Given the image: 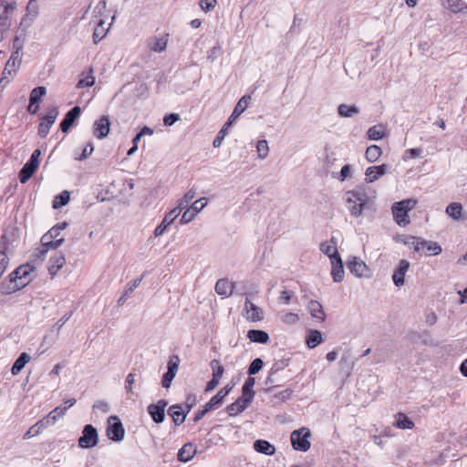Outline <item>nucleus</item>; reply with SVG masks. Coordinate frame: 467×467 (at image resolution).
Returning a JSON list of instances; mask_svg holds the SVG:
<instances>
[{
	"mask_svg": "<svg viewBox=\"0 0 467 467\" xmlns=\"http://www.w3.org/2000/svg\"><path fill=\"white\" fill-rule=\"evenodd\" d=\"M347 265L350 273L358 278H370L372 275L370 268L358 257H353Z\"/></svg>",
	"mask_w": 467,
	"mask_h": 467,
	"instance_id": "7",
	"label": "nucleus"
},
{
	"mask_svg": "<svg viewBox=\"0 0 467 467\" xmlns=\"http://www.w3.org/2000/svg\"><path fill=\"white\" fill-rule=\"evenodd\" d=\"M311 433L307 428H301L299 430H296L291 433V443L295 450L306 451L310 448V441L308 438Z\"/></svg>",
	"mask_w": 467,
	"mask_h": 467,
	"instance_id": "4",
	"label": "nucleus"
},
{
	"mask_svg": "<svg viewBox=\"0 0 467 467\" xmlns=\"http://www.w3.org/2000/svg\"><path fill=\"white\" fill-rule=\"evenodd\" d=\"M11 16L12 14H7L3 10V13L0 15V30L5 31L11 26Z\"/></svg>",
	"mask_w": 467,
	"mask_h": 467,
	"instance_id": "54",
	"label": "nucleus"
},
{
	"mask_svg": "<svg viewBox=\"0 0 467 467\" xmlns=\"http://www.w3.org/2000/svg\"><path fill=\"white\" fill-rule=\"evenodd\" d=\"M93 411L95 413L106 414L109 411V405L104 400H99L93 405Z\"/></svg>",
	"mask_w": 467,
	"mask_h": 467,
	"instance_id": "57",
	"label": "nucleus"
},
{
	"mask_svg": "<svg viewBox=\"0 0 467 467\" xmlns=\"http://www.w3.org/2000/svg\"><path fill=\"white\" fill-rule=\"evenodd\" d=\"M355 360H352L348 355H343L339 361L340 370L345 372L347 376H350L355 367Z\"/></svg>",
	"mask_w": 467,
	"mask_h": 467,
	"instance_id": "36",
	"label": "nucleus"
},
{
	"mask_svg": "<svg viewBox=\"0 0 467 467\" xmlns=\"http://www.w3.org/2000/svg\"><path fill=\"white\" fill-rule=\"evenodd\" d=\"M230 126H226V123L223 126V128L221 129V130L218 132L216 138L213 140V146L214 148H218L221 146V144L223 143L226 134H227V130L229 129Z\"/></svg>",
	"mask_w": 467,
	"mask_h": 467,
	"instance_id": "55",
	"label": "nucleus"
},
{
	"mask_svg": "<svg viewBox=\"0 0 467 467\" xmlns=\"http://www.w3.org/2000/svg\"><path fill=\"white\" fill-rule=\"evenodd\" d=\"M68 202L69 192L67 191H64L54 198L52 206L54 209H59L65 206Z\"/></svg>",
	"mask_w": 467,
	"mask_h": 467,
	"instance_id": "48",
	"label": "nucleus"
},
{
	"mask_svg": "<svg viewBox=\"0 0 467 467\" xmlns=\"http://www.w3.org/2000/svg\"><path fill=\"white\" fill-rule=\"evenodd\" d=\"M66 263L65 255L62 252H57L48 262V272L54 276L64 266Z\"/></svg>",
	"mask_w": 467,
	"mask_h": 467,
	"instance_id": "23",
	"label": "nucleus"
},
{
	"mask_svg": "<svg viewBox=\"0 0 467 467\" xmlns=\"http://www.w3.org/2000/svg\"><path fill=\"white\" fill-rule=\"evenodd\" d=\"M248 406L244 404L240 399L226 407L228 414L232 417L237 416L243 412Z\"/></svg>",
	"mask_w": 467,
	"mask_h": 467,
	"instance_id": "40",
	"label": "nucleus"
},
{
	"mask_svg": "<svg viewBox=\"0 0 467 467\" xmlns=\"http://www.w3.org/2000/svg\"><path fill=\"white\" fill-rule=\"evenodd\" d=\"M388 171V165L381 164L378 166H370L365 171L366 181L368 183L374 182L379 177L385 175Z\"/></svg>",
	"mask_w": 467,
	"mask_h": 467,
	"instance_id": "22",
	"label": "nucleus"
},
{
	"mask_svg": "<svg viewBox=\"0 0 467 467\" xmlns=\"http://www.w3.org/2000/svg\"><path fill=\"white\" fill-rule=\"evenodd\" d=\"M462 206L460 202H451L446 207V213L453 220L462 218Z\"/></svg>",
	"mask_w": 467,
	"mask_h": 467,
	"instance_id": "45",
	"label": "nucleus"
},
{
	"mask_svg": "<svg viewBox=\"0 0 467 467\" xmlns=\"http://www.w3.org/2000/svg\"><path fill=\"white\" fill-rule=\"evenodd\" d=\"M169 414L172 418L175 425L182 424L185 420V414L183 413L182 407L179 405L170 407Z\"/></svg>",
	"mask_w": 467,
	"mask_h": 467,
	"instance_id": "38",
	"label": "nucleus"
},
{
	"mask_svg": "<svg viewBox=\"0 0 467 467\" xmlns=\"http://www.w3.org/2000/svg\"><path fill=\"white\" fill-rule=\"evenodd\" d=\"M250 99L251 97L249 96H244L239 99L231 116L229 117L228 121L226 122V126H231L235 121V119L247 109L248 101Z\"/></svg>",
	"mask_w": 467,
	"mask_h": 467,
	"instance_id": "26",
	"label": "nucleus"
},
{
	"mask_svg": "<svg viewBox=\"0 0 467 467\" xmlns=\"http://www.w3.org/2000/svg\"><path fill=\"white\" fill-rule=\"evenodd\" d=\"M337 113L342 118H352L359 113V109L355 105L340 104Z\"/></svg>",
	"mask_w": 467,
	"mask_h": 467,
	"instance_id": "32",
	"label": "nucleus"
},
{
	"mask_svg": "<svg viewBox=\"0 0 467 467\" xmlns=\"http://www.w3.org/2000/svg\"><path fill=\"white\" fill-rule=\"evenodd\" d=\"M197 453L196 446L192 442L185 443L178 451V461L182 462H190Z\"/></svg>",
	"mask_w": 467,
	"mask_h": 467,
	"instance_id": "24",
	"label": "nucleus"
},
{
	"mask_svg": "<svg viewBox=\"0 0 467 467\" xmlns=\"http://www.w3.org/2000/svg\"><path fill=\"white\" fill-rule=\"evenodd\" d=\"M264 312L261 307L246 299L244 306V317L251 322H257L263 319Z\"/></svg>",
	"mask_w": 467,
	"mask_h": 467,
	"instance_id": "13",
	"label": "nucleus"
},
{
	"mask_svg": "<svg viewBox=\"0 0 467 467\" xmlns=\"http://www.w3.org/2000/svg\"><path fill=\"white\" fill-rule=\"evenodd\" d=\"M107 435L114 441H120L124 438L125 431L117 416H110L108 420Z\"/></svg>",
	"mask_w": 467,
	"mask_h": 467,
	"instance_id": "9",
	"label": "nucleus"
},
{
	"mask_svg": "<svg viewBox=\"0 0 467 467\" xmlns=\"http://www.w3.org/2000/svg\"><path fill=\"white\" fill-rule=\"evenodd\" d=\"M168 405L164 400H159L156 404L148 407V412L156 423H161L165 419V408Z\"/></svg>",
	"mask_w": 467,
	"mask_h": 467,
	"instance_id": "14",
	"label": "nucleus"
},
{
	"mask_svg": "<svg viewBox=\"0 0 467 467\" xmlns=\"http://www.w3.org/2000/svg\"><path fill=\"white\" fill-rule=\"evenodd\" d=\"M236 283L227 278L219 279L215 284V292L222 296L229 297L233 295Z\"/></svg>",
	"mask_w": 467,
	"mask_h": 467,
	"instance_id": "17",
	"label": "nucleus"
},
{
	"mask_svg": "<svg viewBox=\"0 0 467 467\" xmlns=\"http://www.w3.org/2000/svg\"><path fill=\"white\" fill-rule=\"evenodd\" d=\"M247 337L255 343L265 344L269 340V336L263 330L251 329L247 332Z\"/></svg>",
	"mask_w": 467,
	"mask_h": 467,
	"instance_id": "31",
	"label": "nucleus"
},
{
	"mask_svg": "<svg viewBox=\"0 0 467 467\" xmlns=\"http://www.w3.org/2000/svg\"><path fill=\"white\" fill-rule=\"evenodd\" d=\"M57 116V108L53 107L47 111V115L42 118L41 122L38 126V135L41 138H46L47 136L49 130L55 123Z\"/></svg>",
	"mask_w": 467,
	"mask_h": 467,
	"instance_id": "12",
	"label": "nucleus"
},
{
	"mask_svg": "<svg viewBox=\"0 0 467 467\" xmlns=\"http://www.w3.org/2000/svg\"><path fill=\"white\" fill-rule=\"evenodd\" d=\"M280 319L284 324L295 325V324L298 323L299 317L296 313L289 312V313H285V314L282 315Z\"/></svg>",
	"mask_w": 467,
	"mask_h": 467,
	"instance_id": "53",
	"label": "nucleus"
},
{
	"mask_svg": "<svg viewBox=\"0 0 467 467\" xmlns=\"http://www.w3.org/2000/svg\"><path fill=\"white\" fill-rule=\"evenodd\" d=\"M9 264V258L5 251H0V278L6 271Z\"/></svg>",
	"mask_w": 467,
	"mask_h": 467,
	"instance_id": "60",
	"label": "nucleus"
},
{
	"mask_svg": "<svg viewBox=\"0 0 467 467\" xmlns=\"http://www.w3.org/2000/svg\"><path fill=\"white\" fill-rule=\"evenodd\" d=\"M330 263H331V266H332L331 275H332L334 282H336V283L341 282L345 275L341 257L337 258V259L336 258Z\"/></svg>",
	"mask_w": 467,
	"mask_h": 467,
	"instance_id": "28",
	"label": "nucleus"
},
{
	"mask_svg": "<svg viewBox=\"0 0 467 467\" xmlns=\"http://www.w3.org/2000/svg\"><path fill=\"white\" fill-rule=\"evenodd\" d=\"M64 243V238L54 240L52 235L45 234L41 238V244L44 249L40 250V256L44 257L49 249H57Z\"/></svg>",
	"mask_w": 467,
	"mask_h": 467,
	"instance_id": "19",
	"label": "nucleus"
},
{
	"mask_svg": "<svg viewBox=\"0 0 467 467\" xmlns=\"http://www.w3.org/2000/svg\"><path fill=\"white\" fill-rule=\"evenodd\" d=\"M410 265L407 260L402 259L400 261L398 268L394 271V273L392 275L393 283L397 286H401L404 285V283H405L404 277H405L406 273L410 269Z\"/></svg>",
	"mask_w": 467,
	"mask_h": 467,
	"instance_id": "20",
	"label": "nucleus"
},
{
	"mask_svg": "<svg viewBox=\"0 0 467 467\" xmlns=\"http://www.w3.org/2000/svg\"><path fill=\"white\" fill-rule=\"evenodd\" d=\"M394 425L401 430H412L414 428V422L402 412L395 415Z\"/></svg>",
	"mask_w": 467,
	"mask_h": 467,
	"instance_id": "29",
	"label": "nucleus"
},
{
	"mask_svg": "<svg viewBox=\"0 0 467 467\" xmlns=\"http://www.w3.org/2000/svg\"><path fill=\"white\" fill-rule=\"evenodd\" d=\"M104 26L105 21L102 18H99L93 33V41L95 44L99 43L107 35L109 29L106 28Z\"/></svg>",
	"mask_w": 467,
	"mask_h": 467,
	"instance_id": "39",
	"label": "nucleus"
},
{
	"mask_svg": "<svg viewBox=\"0 0 467 467\" xmlns=\"http://www.w3.org/2000/svg\"><path fill=\"white\" fill-rule=\"evenodd\" d=\"M254 397V390H248L242 389V396L239 398L243 402H244L245 405L249 406L251 402L253 401Z\"/></svg>",
	"mask_w": 467,
	"mask_h": 467,
	"instance_id": "63",
	"label": "nucleus"
},
{
	"mask_svg": "<svg viewBox=\"0 0 467 467\" xmlns=\"http://www.w3.org/2000/svg\"><path fill=\"white\" fill-rule=\"evenodd\" d=\"M224 398V395H223L219 390L217 394L214 395L205 405L211 410H215L223 404Z\"/></svg>",
	"mask_w": 467,
	"mask_h": 467,
	"instance_id": "51",
	"label": "nucleus"
},
{
	"mask_svg": "<svg viewBox=\"0 0 467 467\" xmlns=\"http://www.w3.org/2000/svg\"><path fill=\"white\" fill-rule=\"evenodd\" d=\"M367 189L358 186L354 190L348 191L345 194V202L350 214L354 217L362 215L364 209L370 202L371 199Z\"/></svg>",
	"mask_w": 467,
	"mask_h": 467,
	"instance_id": "1",
	"label": "nucleus"
},
{
	"mask_svg": "<svg viewBox=\"0 0 467 467\" xmlns=\"http://www.w3.org/2000/svg\"><path fill=\"white\" fill-rule=\"evenodd\" d=\"M35 267L29 264L20 265L11 273L10 281L14 283V290H19L27 285L32 280Z\"/></svg>",
	"mask_w": 467,
	"mask_h": 467,
	"instance_id": "3",
	"label": "nucleus"
},
{
	"mask_svg": "<svg viewBox=\"0 0 467 467\" xmlns=\"http://www.w3.org/2000/svg\"><path fill=\"white\" fill-rule=\"evenodd\" d=\"M196 195V192L194 190H189L182 198L178 200L177 206L174 209H177L180 211V213L182 211L186 208L189 203L194 199Z\"/></svg>",
	"mask_w": 467,
	"mask_h": 467,
	"instance_id": "44",
	"label": "nucleus"
},
{
	"mask_svg": "<svg viewBox=\"0 0 467 467\" xmlns=\"http://www.w3.org/2000/svg\"><path fill=\"white\" fill-rule=\"evenodd\" d=\"M405 245L410 248L414 249L416 252L421 251L422 248V239L415 236H404L400 240Z\"/></svg>",
	"mask_w": 467,
	"mask_h": 467,
	"instance_id": "42",
	"label": "nucleus"
},
{
	"mask_svg": "<svg viewBox=\"0 0 467 467\" xmlns=\"http://www.w3.org/2000/svg\"><path fill=\"white\" fill-rule=\"evenodd\" d=\"M320 250L324 254L329 257L330 262L336 258H340L337 247V242L334 239L322 243L320 244Z\"/></svg>",
	"mask_w": 467,
	"mask_h": 467,
	"instance_id": "27",
	"label": "nucleus"
},
{
	"mask_svg": "<svg viewBox=\"0 0 467 467\" xmlns=\"http://www.w3.org/2000/svg\"><path fill=\"white\" fill-rule=\"evenodd\" d=\"M67 223L65 222L58 223V224L53 226L48 231V234H50V235H52L54 240L59 239L58 236L60 235L61 231L65 230L67 228Z\"/></svg>",
	"mask_w": 467,
	"mask_h": 467,
	"instance_id": "59",
	"label": "nucleus"
},
{
	"mask_svg": "<svg viewBox=\"0 0 467 467\" xmlns=\"http://www.w3.org/2000/svg\"><path fill=\"white\" fill-rule=\"evenodd\" d=\"M208 201L206 198H201L196 200L190 207L186 209V211L182 213V218L180 219L181 224H187L191 223L196 215L206 207Z\"/></svg>",
	"mask_w": 467,
	"mask_h": 467,
	"instance_id": "8",
	"label": "nucleus"
},
{
	"mask_svg": "<svg viewBox=\"0 0 467 467\" xmlns=\"http://www.w3.org/2000/svg\"><path fill=\"white\" fill-rule=\"evenodd\" d=\"M426 250L427 255H437L441 253V246L433 241H426L422 239V248L421 251Z\"/></svg>",
	"mask_w": 467,
	"mask_h": 467,
	"instance_id": "35",
	"label": "nucleus"
},
{
	"mask_svg": "<svg viewBox=\"0 0 467 467\" xmlns=\"http://www.w3.org/2000/svg\"><path fill=\"white\" fill-rule=\"evenodd\" d=\"M264 366V362L261 358H257L252 361L248 368V374L254 375L258 373Z\"/></svg>",
	"mask_w": 467,
	"mask_h": 467,
	"instance_id": "56",
	"label": "nucleus"
},
{
	"mask_svg": "<svg viewBox=\"0 0 467 467\" xmlns=\"http://www.w3.org/2000/svg\"><path fill=\"white\" fill-rule=\"evenodd\" d=\"M174 359L175 360L170 359V361L168 362V370L163 375V378H162L161 384H162V387L165 389H168L171 387V381L175 378L177 371H178L179 358L174 357Z\"/></svg>",
	"mask_w": 467,
	"mask_h": 467,
	"instance_id": "18",
	"label": "nucleus"
},
{
	"mask_svg": "<svg viewBox=\"0 0 467 467\" xmlns=\"http://www.w3.org/2000/svg\"><path fill=\"white\" fill-rule=\"evenodd\" d=\"M19 236V231L16 227L12 226L6 228L0 241V251H5L7 254L18 241Z\"/></svg>",
	"mask_w": 467,
	"mask_h": 467,
	"instance_id": "10",
	"label": "nucleus"
},
{
	"mask_svg": "<svg viewBox=\"0 0 467 467\" xmlns=\"http://www.w3.org/2000/svg\"><path fill=\"white\" fill-rule=\"evenodd\" d=\"M95 84V77L93 76L92 68H89L87 75H81L78 82V88H88L92 87Z\"/></svg>",
	"mask_w": 467,
	"mask_h": 467,
	"instance_id": "47",
	"label": "nucleus"
},
{
	"mask_svg": "<svg viewBox=\"0 0 467 467\" xmlns=\"http://www.w3.org/2000/svg\"><path fill=\"white\" fill-rule=\"evenodd\" d=\"M40 150L36 149L33 151L29 161L23 166L19 173L20 182H26L35 173L39 166Z\"/></svg>",
	"mask_w": 467,
	"mask_h": 467,
	"instance_id": "5",
	"label": "nucleus"
},
{
	"mask_svg": "<svg viewBox=\"0 0 467 467\" xmlns=\"http://www.w3.org/2000/svg\"><path fill=\"white\" fill-rule=\"evenodd\" d=\"M269 146L265 140H260L256 143V152L260 160H265L269 155Z\"/></svg>",
	"mask_w": 467,
	"mask_h": 467,
	"instance_id": "49",
	"label": "nucleus"
},
{
	"mask_svg": "<svg viewBox=\"0 0 467 467\" xmlns=\"http://www.w3.org/2000/svg\"><path fill=\"white\" fill-rule=\"evenodd\" d=\"M254 449L260 453H264L265 455H274L275 452V448L270 442L265 440H257L254 442Z\"/></svg>",
	"mask_w": 467,
	"mask_h": 467,
	"instance_id": "30",
	"label": "nucleus"
},
{
	"mask_svg": "<svg viewBox=\"0 0 467 467\" xmlns=\"http://www.w3.org/2000/svg\"><path fill=\"white\" fill-rule=\"evenodd\" d=\"M47 93V89L45 87H37L35 88L30 93L29 101L31 104H36L41 100L42 97H44Z\"/></svg>",
	"mask_w": 467,
	"mask_h": 467,
	"instance_id": "50",
	"label": "nucleus"
},
{
	"mask_svg": "<svg viewBox=\"0 0 467 467\" xmlns=\"http://www.w3.org/2000/svg\"><path fill=\"white\" fill-rule=\"evenodd\" d=\"M30 360V357L27 353L23 352L18 358L15 361L11 371L13 375H17L26 366V364Z\"/></svg>",
	"mask_w": 467,
	"mask_h": 467,
	"instance_id": "41",
	"label": "nucleus"
},
{
	"mask_svg": "<svg viewBox=\"0 0 467 467\" xmlns=\"http://www.w3.org/2000/svg\"><path fill=\"white\" fill-rule=\"evenodd\" d=\"M81 113V109L78 106L71 109L65 116L64 119L60 123V129L63 132H67L68 130L73 125L76 119L79 117Z\"/></svg>",
	"mask_w": 467,
	"mask_h": 467,
	"instance_id": "25",
	"label": "nucleus"
},
{
	"mask_svg": "<svg viewBox=\"0 0 467 467\" xmlns=\"http://www.w3.org/2000/svg\"><path fill=\"white\" fill-rule=\"evenodd\" d=\"M1 6L7 14H13L16 9V0H1Z\"/></svg>",
	"mask_w": 467,
	"mask_h": 467,
	"instance_id": "58",
	"label": "nucleus"
},
{
	"mask_svg": "<svg viewBox=\"0 0 467 467\" xmlns=\"http://www.w3.org/2000/svg\"><path fill=\"white\" fill-rule=\"evenodd\" d=\"M367 134L370 140H379L386 137V129L383 125H375L368 130Z\"/></svg>",
	"mask_w": 467,
	"mask_h": 467,
	"instance_id": "34",
	"label": "nucleus"
},
{
	"mask_svg": "<svg viewBox=\"0 0 467 467\" xmlns=\"http://www.w3.org/2000/svg\"><path fill=\"white\" fill-rule=\"evenodd\" d=\"M447 8L453 13H465L467 4L462 0H447Z\"/></svg>",
	"mask_w": 467,
	"mask_h": 467,
	"instance_id": "46",
	"label": "nucleus"
},
{
	"mask_svg": "<svg viewBox=\"0 0 467 467\" xmlns=\"http://www.w3.org/2000/svg\"><path fill=\"white\" fill-rule=\"evenodd\" d=\"M180 215V211L177 209H172L169 213H167L162 219L161 223L155 228L154 236L159 237L162 235L167 228L177 219Z\"/></svg>",
	"mask_w": 467,
	"mask_h": 467,
	"instance_id": "15",
	"label": "nucleus"
},
{
	"mask_svg": "<svg viewBox=\"0 0 467 467\" xmlns=\"http://www.w3.org/2000/svg\"><path fill=\"white\" fill-rule=\"evenodd\" d=\"M99 442V434L97 430L88 424L82 431V436L78 439V446L82 449H90L97 446Z\"/></svg>",
	"mask_w": 467,
	"mask_h": 467,
	"instance_id": "6",
	"label": "nucleus"
},
{
	"mask_svg": "<svg viewBox=\"0 0 467 467\" xmlns=\"http://www.w3.org/2000/svg\"><path fill=\"white\" fill-rule=\"evenodd\" d=\"M94 150V146L91 142H88L83 149L81 154L79 156H76L75 159L77 161H83L89 157Z\"/></svg>",
	"mask_w": 467,
	"mask_h": 467,
	"instance_id": "62",
	"label": "nucleus"
},
{
	"mask_svg": "<svg viewBox=\"0 0 467 467\" xmlns=\"http://www.w3.org/2000/svg\"><path fill=\"white\" fill-rule=\"evenodd\" d=\"M217 4V0H200L199 5L201 9L205 12H211L214 9Z\"/></svg>",
	"mask_w": 467,
	"mask_h": 467,
	"instance_id": "61",
	"label": "nucleus"
},
{
	"mask_svg": "<svg viewBox=\"0 0 467 467\" xmlns=\"http://www.w3.org/2000/svg\"><path fill=\"white\" fill-rule=\"evenodd\" d=\"M322 342V334L318 330H311L306 336V343L309 348H314Z\"/></svg>",
	"mask_w": 467,
	"mask_h": 467,
	"instance_id": "37",
	"label": "nucleus"
},
{
	"mask_svg": "<svg viewBox=\"0 0 467 467\" xmlns=\"http://www.w3.org/2000/svg\"><path fill=\"white\" fill-rule=\"evenodd\" d=\"M307 310L313 319L319 323L325 321L326 313L320 302L317 300H311L307 305Z\"/></svg>",
	"mask_w": 467,
	"mask_h": 467,
	"instance_id": "21",
	"label": "nucleus"
},
{
	"mask_svg": "<svg viewBox=\"0 0 467 467\" xmlns=\"http://www.w3.org/2000/svg\"><path fill=\"white\" fill-rule=\"evenodd\" d=\"M382 154V150L378 145H371L367 148L365 157L368 162L377 161Z\"/></svg>",
	"mask_w": 467,
	"mask_h": 467,
	"instance_id": "43",
	"label": "nucleus"
},
{
	"mask_svg": "<svg viewBox=\"0 0 467 467\" xmlns=\"http://www.w3.org/2000/svg\"><path fill=\"white\" fill-rule=\"evenodd\" d=\"M417 205L415 199H407L392 205L393 219L400 226H406L410 223V217L408 212L413 210Z\"/></svg>",
	"mask_w": 467,
	"mask_h": 467,
	"instance_id": "2",
	"label": "nucleus"
},
{
	"mask_svg": "<svg viewBox=\"0 0 467 467\" xmlns=\"http://www.w3.org/2000/svg\"><path fill=\"white\" fill-rule=\"evenodd\" d=\"M169 42V34H159L150 36L146 45L149 50L155 53L164 52Z\"/></svg>",
	"mask_w": 467,
	"mask_h": 467,
	"instance_id": "11",
	"label": "nucleus"
},
{
	"mask_svg": "<svg viewBox=\"0 0 467 467\" xmlns=\"http://www.w3.org/2000/svg\"><path fill=\"white\" fill-rule=\"evenodd\" d=\"M36 18V16H35L34 14L26 13V15L24 16L20 22V26L24 27L25 29H27L28 27L31 26Z\"/></svg>",
	"mask_w": 467,
	"mask_h": 467,
	"instance_id": "64",
	"label": "nucleus"
},
{
	"mask_svg": "<svg viewBox=\"0 0 467 467\" xmlns=\"http://www.w3.org/2000/svg\"><path fill=\"white\" fill-rule=\"evenodd\" d=\"M48 427L47 420H40L36 424L31 426L29 430L25 433L24 439H30L42 432L43 430Z\"/></svg>",
	"mask_w": 467,
	"mask_h": 467,
	"instance_id": "33",
	"label": "nucleus"
},
{
	"mask_svg": "<svg viewBox=\"0 0 467 467\" xmlns=\"http://www.w3.org/2000/svg\"><path fill=\"white\" fill-rule=\"evenodd\" d=\"M110 121L109 117L102 116L93 124V134L99 140L106 138L109 132Z\"/></svg>",
	"mask_w": 467,
	"mask_h": 467,
	"instance_id": "16",
	"label": "nucleus"
},
{
	"mask_svg": "<svg viewBox=\"0 0 467 467\" xmlns=\"http://www.w3.org/2000/svg\"><path fill=\"white\" fill-rule=\"evenodd\" d=\"M210 366L213 370V378L220 380L224 372L223 367L217 359H213L210 363Z\"/></svg>",
	"mask_w": 467,
	"mask_h": 467,
	"instance_id": "52",
	"label": "nucleus"
}]
</instances>
